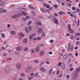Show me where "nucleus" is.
I'll use <instances>...</instances> for the list:
<instances>
[{
	"instance_id": "f257e3e1",
	"label": "nucleus",
	"mask_w": 80,
	"mask_h": 80,
	"mask_svg": "<svg viewBox=\"0 0 80 80\" xmlns=\"http://www.w3.org/2000/svg\"><path fill=\"white\" fill-rule=\"evenodd\" d=\"M4 72L6 75H8L10 72V67H6L3 70Z\"/></svg>"
},
{
	"instance_id": "f03ea898",
	"label": "nucleus",
	"mask_w": 80,
	"mask_h": 80,
	"mask_svg": "<svg viewBox=\"0 0 80 80\" xmlns=\"http://www.w3.org/2000/svg\"><path fill=\"white\" fill-rule=\"evenodd\" d=\"M60 65L62 69L63 70L65 69V64L63 62H60L58 64V66H60Z\"/></svg>"
},
{
	"instance_id": "7ed1b4c3",
	"label": "nucleus",
	"mask_w": 80,
	"mask_h": 80,
	"mask_svg": "<svg viewBox=\"0 0 80 80\" xmlns=\"http://www.w3.org/2000/svg\"><path fill=\"white\" fill-rule=\"evenodd\" d=\"M68 30L69 31V32L71 33H74V31L72 29V28H71L70 25L69 24L68 25Z\"/></svg>"
},
{
	"instance_id": "20e7f679",
	"label": "nucleus",
	"mask_w": 80,
	"mask_h": 80,
	"mask_svg": "<svg viewBox=\"0 0 80 80\" xmlns=\"http://www.w3.org/2000/svg\"><path fill=\"white\" fill-rule=\"evenodd\" d=\"M73 50V45L69 47L68 49V51H70V52H72Z\"/></svg>"
},
{
	"instance_id": "39448f33",
	"label": "nucleus",
	"mask_w": 80,
	"mask_h": 80,
	"mask_svg": "<svg viewBox=\"0 0 80 80\" xmlns=\"http://www.w3.org/2000/svg\"><path fill=\"white\" fill-rule=\"evenodd\" d=\"M12 18H17L19 17V15L18 14H15L14 15L12 16Z\"/></svg>"
},
{
	"instance_id": "423d86ee",
	"label": "nucleus",
	"mask_w": 80,
	"mask_h": 80,
	"mask_svg": "<svg viewBox=\"0 0 80 80\" xmlns=\"http://www.w3.org/2000/svg\"><path fill=\"white\" fill-rule=\"evenodd\" d=\"M40 70L42 72H45L46 71V69L43 67H41L40 68Z\"/></svg>"
},
{
	"instance_id": "0eeeda50",
	"label": "nucleus",
	"mask_w": 80,
	"mask_h": 80,
	"mask_svg": "<svg viewBox=\"0 0 80 80\" xmlns=\"http://www.w3.org/2000/svg\"><path fill=\"white\" fill-rule=\"evenodd\" d=\"M21 67V64L20 63H18L16 65V68L18 70L20 69Z\"/></svg>"
},
{
	"instance_id": "6e6552de",
	"label": "nucleus",
	"mask_w": 80,
	"mask_h": 80,
	"mask_svg": "<svg viewBox=\"0 0 80 80\" xmlns=\"http://www.w3.org/2000/svg\"><path fill=\"white\" fill-rule=\"evenodd\" d=\"M16 50L17 51H21L22 50V46H19L17 48Z\"/></svg>"
},
{
	"instance_id": "1a4fd4ad",
	"label": "nucleus",
	"mask_w": 80,
	"mask_h": 80,
	"mask_svg": "<svg viewBox=\"0 0 80 80\" xmlns=\"http://www.w3.org/2000/svg\"><path fill=\"white\" fill-rule=\"evenodd\" d=\"M18 36H19V39L21 40V39H22L21 37H24V34L22 33H20Z\"/></svg>"
},
{
	"instance_id": "9d476101",
	"label": "nucleus",
	"mask_w": 80,
	"mask_h": 80,
	"mask_svg": "<svg viewBox=\"0 0 80 80\" xmlns=\"http://www.w3.org/2000/svg\"><path fill=\"white\" fill-rule=\"evenodd\" d=\"M53 20L55 23L57 25H58V21L57 19L55 18H53Z\"/></svg>"
},
{
	"instance_id": "9b49d317",
	"label": "nucleus",
	"mask_w": 80,
	"mask_h": 80,
	"mask_svg": "<svg viewBox=\"0 0 80 80\" xmlns=\"http://www.w3.org/2000/svg\"><path fill=\"white\" fill-rule=\"evenodd\" d=\"M39 55L40 56H43L44 55V51H41L39 53Z\"/></svg>"
},
{
	"instance_id": "f8f14e48",
	"label": "nucleus",
	"mask_w": 80,
	"mask_h": 80,
	"mask_svg": "<svg viewBox=\"0 0 80 80\" xmlns=\"http://www.w3.org/2000/svg\"><path fill=\"white\" fill-rule=\"evenodd\" d=\"M35 51L36 52H40V48L38 47H36L35 49Z\"/></svg>"
},
{
	"instance_id": "ddd939ff",
	"label": "nucleus",
	"mask_w": 80,
	"mask_h": 80,
	"mask_svg": "<svg viewBox=\"0 0 80 80\" xmlns=\"http://www.w3.org/2000/svg\"><path fill=\"white\" fill-rule=\"evenodd\" d=\"M67 54H65L63 56V58L64 60H66V59H67V57H68Z\"/></svg>"
},
{
	"instance_id": "4468645a",
	"label": "nucleus",
	"mask_w": 80,
	"mask_h": 80,
	"mask_svg": "<svg viewBox=\"0 0 80 80\" xmlns=\"http://www.w3.org/2000/svg\"><path fill=\"white\" fill-rule=\"evenodd\" d=\"M28 41V40L26 38H24L23 40V42L24 43H27Z\"/></svg>"
},
{
	"instance_id": "2eb2a0df",
	"label": "nucleus",
	"mask_w": 80,
	"mask_h": 80,
	"mask_svg": "<svg viewBox=\"0 0 80 80\" xmlns=\"http://www.w3.org/2000/svg\"><path fill=\"white\" fill-rule=\"evenodd\" d=\"M45 36V32H42L41 34V38H43Z\"/></svg>"
},
{
	"instance_id": "dca6fc26",
	"label": "nucleus",
	"mask_w": 80,
	"mask_h": 80,
	"mask_svg": "<svg viewBox=\"0 0 80 80\" xmlns=\"http://www.w3.org/2000/svg\"><path fill=\"white\" fill-rule=\"evenodd\" d=\"M36 24L37 25H39V26H42V23L39 22H36Z\"/></svg>"
},
{
	"instance_id": "f3484780",
	"label": "nucleus",
	"mask_w": 80,
	"mask_h": 80,
	"mask_svg": "<svg viewBox=\"0 0 80 80\" xmlns=\"http://www.w3.org/2000/svg\"><path fill=\"white\" fill-rule=\"evenodd\" d=\"M28 30L29 32H31L32 30V27L31 26H29L28 27Z\"/></svg>"
},
{
	"instance_id": "a211bd4d",
	"label": "nucleus",
	"mask_w": 80,
	"mask_h": 80,
	"mask_svg": "<svg viewBox=\"0 0 80 80\" xmlns=\"http://www.w3.org/2000/svg\"><path fill=\"white\" fill-rule=\"evenodd\" d=\"M10 33L12 34V35H15L16 32L15 31H10Z\"/></svg>"
},
{
	"instance_id": "6ab92c4d",
	"label": "nucleus",
	"mask_w": 80,
	"mask_h": 80,
	"mask_svg": "<svg viewBox=\"0 0 80 80\" xmlns=\"http://www.w3.org/2000/svg\"><path fill=\"white\" fill-rule=\"evenodd\" d=\"M28 7L29 8H31V9H33V10H35V8L33 7L32 6L30 5H29Z\"/></svg>"
},
{
	"instance_id": "aec40b11",
	"label": "nucleus",
	"mask_w": 80,
	"mask_h": 80,
	"mask_svg": "<svg viewBox=\"0 0 80 80\" xmlns=\"http://www.w3.org/2000/svg\"><path fill=\"white\" fill-rule=\"evenodd\" d=\"M41 10L42 13H45V9H43V8H42L41 9Z\"/></svg>"
},
{
	"instance_id": "412c9836",
	"label": "nucleus",
	"mask_w": 80,
	"mask_h": 80,
	"mask_svg": "<svg viewBox=\"0 0 80 80\" xmlns=\"http://www.w3.org/2000/svg\"><path fill=\"white\" fill-rule=\"evenodd\" d=\"M1 35L2 38H4L5 37V35L3 34V33H2L1 34Z\"/></svg>"
},
{
	"instance_id": "4be33fe9",
	"label": "nucleus",
	"mask_w": 80,
	"mask_h": 80,
	"mask_svg": "<svg viewBox=\"0 0 80 80\" xmlns=\"http://www.w3.org/2000/svg\"><path fill=\"white\" fill-rule=\"evenodd\" d=\"M41 32H42V28H40L38 29V32L39 33H41Z\"/></svg>"
},
{
	"instance_id": "5701e85b",
	"label": "nucleus",
	"mask_w": 80,
	"mask_h": 80,
	"mask_svg": "<svg viewBox=\"0 0 80 80\" xmlns=\"http://www.w3.org/2000/svg\"><path fill=\"white\" fill-rule=\"evenodd\" d=\"M59 15H62V14H65V13L63 11H60L59 12Z\"/></svg>"
},
{
	"instance_id": "b1692460",
	"label": "nucleus",
	"mask_w": 80,
	"mask_h": 80,
	"mask_svg": "<svg viewBox=\"0 0 80 80\" xmlns=\"http://www.w3.org/2000/svg\"><path fill=\"white\" fill-rule=\"evenodd\" d=\"M68 56H70L71 58H74V57L73 56L72 53H70L68 55Z\"/></svg>"
},
{
	"instance_id": "393cba45",
	"label": "nucleus",
	"mask_w": 80,
	"mask_h": 80,
	"mask_svg": "<svg viewBox=\"0 0 80 80\" xmlns=\"http://www.w3.org/2000/svg\"><path fill=\"white\" fill-rule=\"evenodd\" d=\"M0 5L1 7H4V6H5V4L3 3H0Z\"/></svg>"
},
{
	"instance_id": "a878e982",
	"label": "nucleus",
	"mask_w": 80,
	"mask_h": 80,
	"mask_svg": "<svg viewBox=\"0 0 80 80\" xmlns=\"http://www.w3.org/2000/svg\"><path fill=\"white\" fill-rule=\"evenodd\" d=\"M38 62H39V61L38 60L35 59L34 60V63H38Z\"/></svg>"
},
{
	"instance_id": "bb28decb",
	"label": "nucleus",
	"mask_w": 80,
	"mask_h": 80,
	"mask_svg": "<svg viewBox=\"0 0 80 80\" xmlns=\"http://www.w3.org/2000/svg\"><path fill=\"white\" fill-rule=\"evenodd\" d=\"M74 38V36H73V35H71L70 36V38L71 40H73V38Z\"/></svg>"
},
{
	"instance_id": "cd10ccee",
	"label": "nucleus",
	"mask_w": 80,
	"mask_h": 80,
	"mask_svg": "<svg viewBox=\"0 0 80 80\" xmlns=\"http://www.w3.org/2000/svg\"><path fill=\"white\" fill-rule=\"evenodd\" d=\"M31 70V69H30L28 68L26 69V72H29Z\"/></svg>"
},
{
	"instance_id": "c85d7f7f",
	"label": "nucleus",
	"mask_w": 80,
	"mask_h": 80,
	"mask_svg": "<svg viewBox=\"0 0 80 80\" xmlns=\"http://www.w3.org/2000/svg\"><path fill=\"white\" fill-rule=\"evenodd\" d=\"M44 46H45V44L43 43H41L39 45V46L40 47H43Z\"/></svg>"
},
{
	"instance_id": "c756f323",
	"label": "nucleus",
	"mask_w": 80,
	"mask_h": 80,
	"mask_svg": "<svg viewBox=\"0 0 80 80\" xmlns=\"http://www.w3.org/2000/svg\"><path fill=\"white\" fill-rule=\"evenodd\" d=\"M25 30L26 32L27 33H28V29H27V28H25Z\"/></svg>"
},
{
	"instance_id": "7c9ffc66",
	"label": "nucleus",
	"mask_w": 80,
	"mask_h": 80,
	"mask_svg": "<svg viewBox=\"0 0 80 80\" xmlns=\"http://www.w3.org/2000/svg\"><path fill=\"white\" fill-rule=\"evenodd\" d=\"M32 38H33V36L32 35H30L29 36V40H32Z\"/></svg>"
},
{
	"instance_id": "2f4dec72",
	"label": "nucleus",
	"mask_w": 80,
	"mask_h": 80,
	"mask_svg": "<svg viewBox=\"0 0 80 80\" xmlns=\"http://www.w3.org/2000/svg\"><path fill=\"white\" fill-rule=\"evenodd\" d=\"M23 14L24 16H27V13L25 12L24 11H22Z\"/></svg>"
},
{
	"instance_id": "473e14b6",
	"label": "nucleus",
	"mask_w": 80,
	"mask_h": 80,
	"mask_svg": "<svg viewBox=\"0 0 80 80\" xmlns=\"http://www.w3.org/2000/svg\"><path fill=\"white\" fill-rule=\"evenodd\" d=\"M79 71H80V68H78L77 70L76 71V72L78 73V72H79Z\"/></svg>"
},
{
	"instance_id": "72a5a7b5",
	"label": "nucleus",
	"mask_w": 80,
	"mask_h": 80,
	"mask_svg": "<svg viewBox=\"0 0 80 80\" xmlns=\"http://www.w3.org/2000/svg\"><path fill=\"white\" fill-rule=\"evenodd\" d=\"M80 41H77L76 42V45H80Z\"/></svg>"
},
{
	"instance_id": "f704fd0d",
	"label": "nucleus",
	"mask_w": 80,
	"mask_h": 80,
	"mask_svg": "<svg viewBox=\"0 0 80 80\" xmlns=\"http://www.w3.org/2000/svg\"><path fill=\"white\" fill-rule=\"evenodd\" d=\"M20 75L21 77H24V76H25V74L23 73H21Z\"/></svg>"
},
{
	"instance_id": "c9c22d12",
	"label": "nucleus",
	"mask_w": 80,
	"mask_h": 80,
	"mask_svg": "<svg viewBox=\"0 0 80 80\" xmlns=\"http://www.w3.org/2000/svg\"><path fill=\"white\" fill-rule=\"evenodd\" d=\"M52 70H53V69H50L48 71L49 73V74L52 73Z\"/></svg>"
},
{
	"instance_id": "e433bc0d",
	"label": "nucleus",
	"mask_w": 80,
	"mask_h": 80,
	"mask_svg": "<svg viewBox=\"0 0 80 80\" xmlns=\"http://www.w3.org/2000/svg\"><path fill=\"white\" fill-rule=\"evenodd\" d=\"M33 77L31 76L28 78V80H32V79H33Z\"/></svg>"
},
{
	"instance_id": "4c0bfd02",
	"label": "nucleus",
	"mask_w": 80,
	"mask_h": 80,
	"mask_svg": "<svg viewBox=\"0 0 80 80\" xmlns=\"http://www.w3.org/2000/svg\"><path fill=\"white\" fill-rule=\"evenodd\" d=\"M34 77H37V76H38V72H37L35 73L34 75Z\"/></svg>"
},
{
	"instance_id": "58836bf2",
	"label": "nucleus",
	"mask_w": 80,
	"mask_h": 80,
	"mask_svg": "<svg viewBox=\"0 0 80 80\" xmlns=\"http://www.w3.org/2000/svg\"><path fill=\"white\" fill-rule=\"evenodd\" d=\"M19 15V17H20V16H22L23 15V12H22V13H20L19 14H18Z\"/></svg>"
},
{
	"instance_id": "ea45409f",
	"label": "nucleus",
	"mask_w": 80,
	"mask_h": 80,
	"mask_svg": "<svg viewBox=\"0 0 80 80\" xmlns=\"http://www.w3.org/2000/svg\"><path fill=\"white\" fill-rule=\"evenodd\" d=\"M22 20H23V21H26V20H27V18H22Z\"/></svg>"
},
{
	"instance_id": "a19ab883",
	"label": "nucleus",
	"mask_w": 80,
	"mask_h": 80,
	"mask_svg": "<svg viewBox=\"0 0 80 80\" xmlns=\"http://www.w3.org/2000/svg\"><path fill=\"white\" fill-rule=\"evenodd\" d=\"M62 76H63V74H60L59 75L58 77H59V78H61L62 77Z\"/></svg>"
},
{
	"instance_id": "79ce46f5",
	"label": "nucleus",
	"mask_w": 80,
	"mask_h": 80,
	"mask_svg": "<svg viewBox=\"0 0 80 80\" xmlns=\"http://www.w3.org/2000/svg\"><path fill=\"white\" fill-rule=\"evenodd\" d=\"M46 62L47 64H48V65H49V61H48L47 59L46 60Z\"/></svg>"
},
{
	"instance_id": "37998d69",
	"label": "nucleus",
	"mask_w": 80,
	"mask_h": 80,
	"mask_svg": "<svg viewBox=\"0 0 80 80\" xmlns=\"http://www.w3.org/2000/svg\"><path fill=\"white\" fill-rule=\"evenodd\" d=\"M31 52L32 53H35V50L32 49L31 50Z\"/></svg>"
},
{
	"instance_id": "c03bdc74",
	"label": "nucleus",
	"mask_w": 80,
	"mask_h": 80,
	"mask_svg": "<svg viewBox=\"0 0 80 80\" xmlns=\"http://www.w3.org/2000/svg\"><path fill=\"white\" fill-rule=\"evenodd\" d=\"M72 10L74 11L75 10L76 8H75V7H73L72 8Z\"/></svg>"
},
{
	"instance_id": "a18cd8bd",
	"label": "nucleus",
	"mask_w": 80,
	"mask_h": 80,
	"mask_svg": "<svg viewBox=\"0 0 80 80\" xmlns=\"http://www.w3.org/2000/svg\"><path fill=\"white\" fill-rule=\"evenodd\" d=\"M24 51H25L26 52H27V50H28V48H24Z\"/></svg>"
},
{
	"instance_id": "49530a36",
	"label": "nucleus",
	"mask_w": 80,
	"mask_h": 80,
	"mask_svg": "<svg viewBox=\"0 0 80 80\" xmlns=\"http://www.w3.org/2000/svg\"><path fill=\"white\" fill-rule=\"evenodd\" d=\"M20 11H22V10H24L25 11H26L27 10L25 9H20Z\"/></svg>"
},
{
	"instance_id": "de8ad7c7",
	"label": "nucleus",
	"mask_w": 80,
	"mask_h": 80,
	"mask_svg": "<svg viewBox=\"0 0 80 80\" xmlns=\"http://www.w3.org/2000/svg\"><path fill=\"white\" fill-rule=\"evenodd\" d=\"M73 70H74V68H71L70 69V70L71 72L73 71Z\"/></svg>"
},
{
	"instance_id": "09e8293b",
	"label": "nucleus",
	"mask_w": 80,
	"mask_h": 80,
	"mask_svg": "<svg viewBox=\"0 0 80 80\" xmlns=\"http://www.w3.org/2000/svg\"><path fill=\"white\" fill-rule=\"evenodd\" d=\"M44 63V62H42L40 64V66H41L43 65Z\"/></svg>"
},
{
	"instance_id": "8fccbe9b",
	"label": "nucleus",
	"mask_w": 80,
	"mask_h": 80,
	"mask_svg": "<svg viewBox=\"0 0 80 80\" xmlns=\"http://www.w3.org/2000/svg\"><path fill=\"white\" fill-rule=\"evenodd\" d=\"M32 22V21H29V22L27 23V25H30Z\"/></svg>"
},
{
	"instance_id": "3c124183",
	"label": "nucleus",
	"mask_w": 80,
	"mask_h": 80,
	"mask_svg": "<svg viewBox=\"0 0 80 80\" xmlns=\"http://www.w3.org/2000/svg\"><path fill=\"white\" fill-rule=\"evenodd\" d=\"M31 13H32L33 15H35V12L34 11H32L31 12Z\"/></svg>"
},
{
	"instance_id": "603ef678",
	"label": "nucleus",
	"mask_w": 80,
	"mask_h": 80,
	"mask_svg": "<svg viewBox=\"0 0 80 80\" xmlns=\"http://www.w3.org/2000/svg\"><path fill=\"white\" fill-rule=\"evenodd\" d=\"M1 49L3 50H5V48L4 47H2Z\"/></svg>"
},
{
	"instance_id": "864d4df0",
	"label": "nucleus",
	"mask_w": 80,
	"mask_h": 80,
	"mask_svg": "<svg viewBox=\"0 0 80 80\" xmlns=\"http://www.w3.org/2000/svg\"><path fill=\"white\" fill-rule=\"evenodd\" d=\"M67 5H68V7H71L72 5H71V4L70 3H68Z\"/></svg>"
},
{
	"instance_id": "5fc2aeb1",
	"label": "nucleus",
	"mask_w": 80,
	"mask_h": 80,
	"mask_svg": "<svg viewBox=\"0 0 80 80\" xmlns=\"http://www.w3.org/2000/svg\"><path fill=\"white\" fill-rule=\"evenodd\" d=\"M75 55L76 57H77V56L78 55V52H76L75 53Z\"/></svg>"
},
{
	"instance_id": "6e6d98bb",
	"label": "nucleus",
	"mask_w": 80,
	"mask_h": 80,
	"mask_svg": "<svg viewBox=\"0 0 80 80\" xmlns=\"http://www.w3.org/2000/svg\"><path fill=\"white\" fill-rule=\"evenodd\" d=\"M77 35V36H80V32H78L77 34H76Z\"/></svg>"
},
{
	"instance_id": "4d7b16f0",
	"label": "nucleus",
	"mask_w": 80,
	"mask_h": 80,
	"mask_svg": "<svg viewBox=\"0 0 80 80\" xmlns=\"http://www.w3.org/2000/svg\"><path fill=\"white\" fill-rule=\"evenodd\" d=\"M33 37H35L36 36V34L35 33H33L32 35H31Z\"/></svg>"
},
{
	"instance_id": "13d9d810",
	"label": "nucleus",
	"mask_w": 80,
	"mask_h": 80,
	"mask_svg": "<svg viewBox=\"0 0 80 80\" xmlns=\"http://www.w3.org/2000/svg\"><path fill=\"white\" fill-rule=\"evenodd\" d=\"M40 39H41V38L40 37H38L37 38V39L38 40H40Z\"/></svg>"
},
{
	"instance_id": "bf43d9fd",
	"label": "nucleus",
	"mask_w": 80,
	"mask_h": 80,
	"mask_svg": "<svg viewBox=\"0 0 80 80\" xmlns=\"http://www.w3.org/2000/svg\"><path fill=\"white\" fill-rule=\"evenodd\" d=\"M56 1L59 3H61V1H59V0H57Z\"/></svg>"
},
{
	"instance_id": "052dcab7",
	"label": "nucleus",
	"mask_w": 80,
	"mask_h": 80,
	"mask_svg": "<svg viewBox=\"0 0 80 80\" xmlns=\"http://www.w3.org/2000/svg\"><path fill=\"white\" fill-rule=\"evenodd\" d=\"M54 15H55V16H56V17H58V14H57V13H54Z\"/></svg>"
},
{
	"instance_id": "680f3d73",
	"label": "nucleus",
	"mask_w": 80,
	"mask_h": 80,
	"mask_svg": "<svg viewBox=\"0 0 80 80\" xmlns=\"http://www.w3.org/2000/svg\"><path fill=\"white\" fill-rule=\"evenodd\" d=\"M72 66H73V65H72V64H71L69 66V67H70V68H71V67H72Z\"/></svg>"
},
{
	"instance_id": "e2e57ef3",
	"label": "nucleus",
	"mask_w": 80,
	"mask_h": 80,
	"mask_svg": "<svg viewBox=\"0 0 80 80\" xmlns=\"http://www.w3.org/2000/svg\"><path fill=\"white\" fill-rule=\"evenodd\" d=\"M49 7H50V6H49V5H48L46 6V8H49Z\"/></svg>"
},
{
	"instance_id": "0e129e2a",
	"label": "nucleus",
	"mask_w": 80,
	"mask_h": 80,
	"mask_svg": "<svg viewBox=\"0 0 80 80\" xmlns=\"http://www.w3.org/2000/svg\"><path fill=\"white\" fill-rule=\"evenodd\" d=\"M7 55V54L6 53H4L3 54V56L4 57H6Z\"/></svg>"
},
{
	"instance_id": "69168bd1",
	"label": "nucleus",
	"mask_w": 80,
	"mask_h": 80,
	"mask_svg": "<svg viewBox=\"0 0 80 80\" xmlns=\"http://www.w3.org/2000/svg\"><path fill=\"white\" fill-rule=\"evenodd\" d=\"M59 55H60V56H63V53H59Z\"/></svg>"
},
{
	"instance_id": "338daca9",
	"label": "nucleus",
	"mask_w": 80,
	"mask_h": 80,
	"mask_svg": "<svg viewBox=\"0 0 80 80\" xmlns=\"http://www.w3.org/2000/svg\"><path fill=\"white\" fill-rule=\"evenodd\" d=\"M67 78H70V75H68L67 76Z\"/></svg>"
},
{
	"instance_id": "774afa93",
	"label": "nucleus",
	"mask_w": 80,
	"mask_h": 80,
	"mask_svg": "<svg viewBox=\"0 0 80 80\" xmlns=\"http://www.w3.org/2000/svg\"><path fill=\"white\" fill-rule=\"evenodd\" d=\"M50 42L51 43H53V39L50 41Z\"/></svg>"
}]
</instances>
